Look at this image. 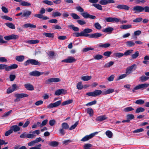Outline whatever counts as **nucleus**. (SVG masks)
<instances>
[{"mask_svg": "<svg viewBox=\"0 0 149 149\" xmlns=\"http://www.w3.org/2000/svg\"><path fill=\"white\" fill-rule=\"evenodd\" d=\"M92 31L93 30L92 29L89 28L85 29L80 33L75 32L73 33V36L76 37L82 36L87 37V33H91Z\"/></svg>", "mask_w": 149, "mask_h": 149, "instance_id": "f257e3e1", "label": "nucleus"}, {"mask_svg": "<svg viewBox=\"0 0 149 149\" xmlns=\"http://www.w3.org/2000/svg\"><path fill=\"white\" fill-rule=\"evenodd\" d=\"M45 10L43 8H41L40 10V14H36L34 15L35 17H37L39 19H42L43 20H46L49 19V18L45 16H43L42 14L45 12Z\"/></svg>", "mask_w": 149, "mask_h": 149, "instance_id": "f03ea898", "label": "nucleus"}, {"mask_svg": "<svg viewBox=\"0 0 149 149\" xmlns=\"http://www.w3.org/2000/svg\"><path fill=\"white\" fill-rule=\"evenodd\" d=\"M30 64L38 66L40 65L41 64L40 63L36 60L31 59H29L27 60L24 63V65L25 66H27Z\"/></svg>", "mask_w": 149, "mask_h": 149, "instance_id": "7ed1b4c3", "label": "nucleus"}, {"mask_svg": "<svg viewBox=\"0 0 149 149\" xmlns=\"http://www.w3.org/2000/svg\"><path fill=\"white\" fill-rule=\"evenodd\" d=\"M102 93V91L100 90H96L93 92H88L86 95L88 96L95 97L100 95Z\"/></svg>", "mask_w": 149, "mask_h": 149, "instance_id": "20e7f679", "label": "nucleus"}, {"mask_svg": "<svg viewBox=\"0 0 149 149\" xmlns=\"http://www.w3.org/2000/svg\"><path fill=\"white\" fill-rule=\"evenodd\" d=\"M98 132H95L93 133H91L89 135H86L82 138L81 141L83 142H85L87 141L90 139L93 138L95 135L98 133Z\"/></svg>", "mask_w": 149, "mask_h": 149, "instance_id": "39448f33", "label": "nucleus"}, {"mask_svg": "<svg viewBox=\"0 0 149 149\" xmlns=\"http://www.w3.org/2000/svg\"><path fill=\"white\" fill-rule=\"evenodd\" d=\"M40 131L38 130H36L32 132V134H27V138L29 139H33L36 136V135H38L40 134Z\"/></svg>", "mask_w": 149, "mask_h": 149, "instance_id": "423d86ee", "label": "nucleus"}, {"mask_svg": "<svg viewBox=\"0 0 149 149\" xmlns=\"http://www.w3.org/2000/svg\"><path fill=\"white\" fill-rule=\"evenodd\" d=\"M76 61V59L74 58L71 56H69L67 58L62 60L61 61L65 63H74Z\"/></svg>", "mask_w": 149, "mask_h": 149, "instance_id": "0eeeda50", "label": "nucleus"}, {"mask_svg": "<svg viewBox=\"0 0 149 149\" xmlns=\"http://www.w3.org/2000/svg\"><path fill=\"white\" fill-rule=\"evenodd\" d=\"M61 81V80L58 78H52L49 79L45 81L46 84H49L52 82H58Z\"/></svg>", "mask_w": 149, "mask_h": 149, "instance_id": "6e6552de", "label": "nucleus"}, {"mask_svg": "<svg viewBox=\"0 0 149 149\" xmlns=\"http://www.w3.org/2000/svg\"><path fill=\"white\" fill-rule=\"evenodd\" d=\"M149 86V84L145 83L143 84H141L138 85L134 88L135 90H137L139 89H144Z\"/></svg>", "mask_w": 149, "mask_h": 149, "instance_id": "1a4fd4ad", "label": "nucleus"}, {"mask_svg": "<svg viewBox=\"0 0 149 149\" xmlns=\"http://www.w3.org/2000/svg\"><path fill=\"white\" fill-rule=\"evenodd\" d=\"M134 68V70H135L136 68V65L135 64H134L128 67L126 70V74L127 75L131 73L132 70Z\"/></svg>", "mask_w": 149, "mask_h": 149, "instance_id": "9d476101", "label": "nucleus"}, {"mask_svg": "<svg viewBox=\"0 0 149 149\" xmlns=\"http://www.w3.org/2000/svg\"><path fill=\"white\" fill-rule=\"evenodd\" d=\"M133 10L136 13H139L143 11V7L140 6H136L133 7Z\"/></svg>", "mask_w": 149, "mask_h": 149, "instance_id": "9b49d317", "label": "nucleus"}, {"mask_svg": "<svg viewBox=\"0 0 149 149\" xmlns=\"http://www.w3.org/2000/svg\"><path fill=\"white\" fill-rule=\"evenodd\" d=\"M43 72H40L38 71L34 70L30 72L29 74L30 76L35 77H39L40 76L43 74Z\"/></svg>", "mask_w": 149, "mask_h": 149, "instance_id": "f8f14e48", "label": "nucleus"}, {"mask_svg": "<svg viewBox=\"0 0 149 149\" xmlns=\"http://www.w3.org/2000/svg\"><path fill=\"white\" fill-rule=\"evenodd\" d=\"M61 100H59L55 103H51L47 106V108H51L56 107L61 104Z\"/></svg>", "mask_w": 149, "mask_h": 149, "instance_id": "ddd939ff", "label": "nucleus"}, {"mask_svg": "<svg viewBox=\"0 0 149 149\" xmlns=\"http://www.w3.org/2000/svg\"><path fill=\"white\" fill-rule=\"evenodd\" d=\"M88 33H87V37H89L91 38H98L100 37L102 35V34L98 33H95L90 34H88Z\"/></svg>", "mask_w": 149, "mask_h": 149, "instance_id": "4468645a", "label": "nucleus"}, {"mask_svg": "<svg viewBox=\"0 0 149 149\" xmlns=\"http://www.w3.org/2000/svg\"><path fill=\"white\" fill-rule=\"evenodd\" d=\"M19 36L18 35L14 34H12L7 36H5L4 38L7 40H9L12 39H15L18 38Z\"/></svg>", "mask_w": 149, "mask_h": 149, "instance_id": "2eb2a0df", "label": "nucleus"}, {"mask_svg": "<svg viewBox=\"0 0 149 149\" xmlns=\"http://www.w3.org/2000/svg\"><path fill=\"white\" fill-rule=\"evenodd\" d=\"M106 20L108 22H118L120 21L119 19L116 17H108L106 19Z\"/></svg>", "mask_w": 149, "mask_h": 149, "instance_id": "dca6fc26", "label": "nucleus"}, {"mask_svg": "<svg viewBox=\"0 0 149 149\" xmlns=\"http://www.w3.org/2000/svg\"><path fill=\"white\" fill-rule=\"evenodd\" d=\"M66 91L63 89H58L56 90L55 92V94L56 95H59L62 94H65L66 93Z\"/></svg>", "mask_w": 149, "mask_h": 149, "instance_id": "f3484780", "label": "nucleus"}, {"mask_svg": "<svg viewBox=\"0 0 149 149\" xmlns=\"http://www.w3.org/2000/svg\"><path fill=\"white\" fill-rule=\"evenodd\" d=\"M29 95L28 94L25 93H16L15 94L14 96L16 98H22L24 97H28Z\"/></svg>", "mask_w": 149, "mask_h": 149, "instance_id": "a211bd4d", "label": "nucleus"}, {"mask_svg": "<svg viewBox=\"0 0 149 149\" xmlns=\"http://www.w3.org/2000/svg\"><path fill=\"white\" fill-rule=\"evenodd\" d=\"M107 119V117L105 115L100 116H98L96 118V120L98 121H102Z\"/></svg>", "mask_w": 149, "mask_h": 149, "instance_id": "6ab92c4d", "label": "nucleus"}, {"mask_svg": "<svg viewBox=\"0 0 149 149\" xmlns=\"http://www.w3.org/2000/svg\"><path fill=\"white\" fill-rule=\"evenodd\" d=\"M18 67V65L16 64L11 65L10 66H8L6 68V71H9L12 69H16Z\"/></svg>", "mask_w": 149, "mask_h": 149, "instance_id": "aec40b11", "label": "nucleus"}, {"mask_svg": "<svg viewBox=\"0 0 149 149\" xmlns=\"http://www.w3.org/2000/svg\"><path fill=\"white\" fill-rule=\"evenodd\" d=\"M31 14V11L29 10H27L23 12V14L21 16V17L28 18L29 17Z\"/></svg>", "mask_w": 149, "mask_h": 149, "instance_id": "412c9836", "label": "nucleus"}, {"mask_svg": "<svg viewBox=\"0 0 149 149\" xmlns=\"http://www.w3.org/2000/svg\"><path fill=\"white\" fill-rule=\"evenodd\" d=\"M13 132H16L19 131L20 130V128L17 125H14L12 126L10 128Z\"/></svg>", "mask_w": 149, "mask_h": 149, "instance_id": "4be33fe9", "label": "nucleus"}, {"mask_svg": "<svg viewBox=\"0 0 149 149\" xmlns=\"http://www.w3.org/2000/svg\"><path fill=\"white\" fill-rule=\"evenodd\" d=\"M117 8L119 9H123L126 10H129L130 7L128 6L124 5H118Z\"/></svg>", "mask_w": 149, "mask_h": 149, "instance_id": "5701e85b", "label": "nucleus"}, {"mask_svg": "<svg viewBox=\"0 0 149 149\" xmlns=\"http://www.w3.org/2000/svg\"><path fill=\"white\" fill-rule=\"evenodd\" d=\"M25 88L29 91H33L34 90L33 86L30 84H24Z\"/></svg>", "mask_w": 149, "mask_h": 149, "instance_id": "b1692460", "label": "nucleus"}, {"mask_svg": "<svg viewBox=\"0 0 149 149\" xmlns=\"http://www.w3.org/2000/svg\"><path fill=\"white\" fill-rule=\"evenodd\" d=\"M23 27L25 28H36V25L31 24L30 23H27L24 24Z\"/></svg>", "mask_w": 149, "mask_h": 149, "instance_id": "393cba45", "label": "nucleus"}, {"mask_svg": "<svg viewBox=\"0 0 149 149\" xmlns=\"http://www.w3.org/2000/svg\"><path fill=\"white\" fill-rule=\"evenodd\" d=\"M15 58L17 61L21 62L24 61V56L23 55L17 56H16Z\"/></svg>", "mask_w": 149, "mask_h": 149, "instance_id": "a878e982", "label": "nucleus"}, {"mask_svg": "<svg viewBox=\"0 0 149 149\" xmlns=\"http://www.w3.org/2000/svg\"><path fill=\"white\" fill-rule=\"evenodd\" d=\"M113 30V28L111 27L103 29L102 31L105 33H111Z\"/></svg>", "mask_w": 149, "mask_h": 149, "instance_id": "bb28decb", "label": "nucleus"}, {"mask_svg": "<svg viewBox=\"0 0 149 149\" xmlns=\"http://www.w3.org/2000/svg\"><path fill=\"white\" fill-rule=\"evenodd\" d=\"M58 142L56 141H52L49 143V146L52 147H56L58 146Z\"/></svg>", "mask_w": 149, "mask_h": 149, "instance_id": "cd10ccee", "label": "nucleus"}, {"mask_svg": "<svg viewBox=\"0 0 149 149\" xmlns=\"http://www.w3.org/2000/svg\"><path fill=\"white\" fill-rule=\"evenodd\" d=\"M126 45L129 47L134 46L135 45V43L132 41H128L126 42Z\"/></svg>", "mask_w": 149, "mask_h": 149, "instance_id": "c85d7f7f", "label": "nucleus"}, {"mask_svg": "<svg viewBox=\"0 0 149 149\" xmlns=\"http://www.w3.org/2000/svg\"><path fill=\"white\" fill-rule=\"evenodd\" d=\"M43 35L46 37L48 38H53L54 36V33H45L43 34Z\"/></svg>", "mask_w": 149, "mask_h": 149, "instance_id": "c756f323", "label": "nucleus"}, {"mask_svg": "<svg viewBox=\"0 0 149 149\" xmlns=\"http://www.w3.org/2000/svg\"><path fill=\"white\" fill-rule=\"evenodd\" d=\"M98 45L100 47L106 48L109 47L110 46V44L109 43L100 44Z\"/></svg>", "mask_w": 149, "mask_h": 149, "instance_id": "7c9ffc66", "label": "nucleus"}, {"mask_svg": "<svg viewBox=\"0 0 149 149\" xmlns=\"http://www.w3.org/2000/svg\"><path fill=\"white\" fill-rule=\"evenodd\" d=\"M26 43L30 44H36L39 42V41L38 40H30L27 41Z\"/></svg>", "mask_w": 149, "mask_h": 149, "instance_id": "2f4dec72", "label": "nucleus"}, {"mask_svg": "<svg viewBox=\"0 0 149 149\" xmlns=\"http://www.w3.org/2000/svg\"><path fill=\"white\" fill-rule=\"evenodd\" d=\"M61 15V14L58 11L54 12H53L52 14V16L54 17H59Z\"/></svg>", "mask_w": 149, "mask_h": 149, "instance_id": "473e14b6", "label": "nucleus"}, {"mask_svg": "<svg viewBox=\"0 0 149 149\" xmlns=\"http://www.w3.org/2000/svg\"><path fill=\"white\" fill-rule=\"evenodd\" d=\"M68 27L70 29H72L75 31H79V28L74 26L73 24L69 25Z\"/></svg>", "mask_w": 149, "mask_h": 149, "instance_id": "72a5a7b5", "label": "nucleus"}, {"mask_svg": "<svg viewBox=\"0 0 149 149\" xmlns=\"http://www.w3.org/2000/svg\"><path fill=\"white\" fill-rule=\"evenodd\" d=\"M5 25L8 27L12 29H15V25L13 23H6Z\"/></svg>", "mask_w": 149, "mask_h": 149, "instance_id": "f704fd0d", "label": "nucleus"}, {"mask_svg": "<svg viewBox=\"0 0 149 149\" xmlns=\"http://www.w3.org/2000/svg\"><path fill=\"white\" fill-rule=\"evenodd\" d=\"M139 55V53L138 51L136 52L134 54L131 55V58L133 59L136 58Z\"/></svg>", "mask_w": 149, "mask_h": 149, "instance_id": "c9c22d12", "label": "nucleus"}, {"mask_svg": "<svg viewBox=\"0 0 149 149\" xmlns=\"http://www.w3.org/2000/svg\"><path fill=\"white\" fill-rule=\"evenodd\" d=\"M91 76H86L82 77L81 79L84 81H88L91 79Z\"/></svg>", "mask_w": 149, "mask_h": 149, "instance_id": "e433bc0d", "label": "nucleus"}, {"mask_svg": "<svg viewBox=\"0 0 149 149\" xmlns=\"http://www.w3.org/2000/svg\"><path fill=\"white\" fill-rule=\"evenodd\" d=\"M73 100H68L63 102L62 103V105L64 106L65 105L68 104L72 103L73 102Z\"/></svg>", "mask_w": 149, "mask_h": 149, "instance_id": "4c0bfd02", "label": "nucleus"}, {"mask_svg": "<svg viewBox=\"0 0 149 149\" xmlns=\"http://www.w3.org/2000/svg\"><path fill=\"white\" fill-rule=\"evenodd\" d=\"M114 90L113 89H109L105 91L103 93V94L105 95H107V94H109L112 93L114 92Z\"/></svg>", "mask_w": 149, "mask_h": 149, "instance_id": "58836bf2", "label": "nucleus"}, {"mask_svg": "<svg viewBox=\"0 0 149 149\" xmlns=\"http://www.w3.org/2000/svg\"><path fill=\"white\" fill-rule=\"evenodd\" d=\"M145 109L142 107L137 108L136 110L135 113H137L140 112H142L145 111Z\"/></svg>", "mask_w": 149, "mask_h": 149, "instance_id": "ea45409f", "label": "nucleus"}, {"mask_svg": "<svg viewBox=\"0 0 149 149\" xmlns=\"http://www.w3.org/2000/svg\"><path fill=\"white\" fill-rule=\"evenodd\" d=\"M133 50L132 49H130L127 50L125 52L124 54V55L125 56H127L130 55L131 54H132L133 52Z\"/></svg>", "mask_w": 149, "mask_h": 149, "instance_id": "a19ab883", "label": "nucleus"}, {"mask_svg": "<svg viewBox=\"0 0 149 149\" xmlns=\"http://www.w3.org/2000/svg\"><path fill=\"white\" fill-rule=\"evenodd\" d=\"M77 88L78 90H81L83 88V86L81 82H79L77 85Z\"/></svg>", "mask_w": 149, "mask_h": 149, "instance_id": "79ce46f5", "label": "nucleus"}, {"mask_svg": "<svg viewBox=\"0 0 149 149\" xmlns=\"http://www.w3.org/2000/svg\"><path fill=\"white\" fill-rule=\"evenodd\" d=\"M149 79V77L144 76H142L140 78V79L142 82L146 81Z\"/></svg>", "mask_w": 149, "mask_h": 149, "instance_id": "37998d69", "label": "nucleus"}, {"mask_svg": "<svg viewBox=\"0 0 149 149\" xmlns=\"http://www.w3.org/2000/svg\"><path fill=\"white\" fill-rule=\"evenodd\" d=\"M94 25L95 28L97 30H100L102 28L101 26L98 22L95 23Z\"/></svg>", "mask_w": 149, "mask_h": 149, "instance_id": "c03bdc74", "label": "nucleus"}, {"mask_svg": "<svg viewBox=\"0 0 149 149\" xmlns=\"http://www.w3.org/2000/svg\"><path fill=\"white\" fill-rule=\"evenodd\" d=\"M106 135L109 138H111L113 136V133L111 131L109 130L107 131L105 133Z\"/></svg>", "mask_w": 149, "mask_h": 149, "instance_id": "a18cd8bd", "label": "nucleus"}, {"mask_svg": "<svg viewBox=\"0 0 149 149\" xmlns=\"http://www.w3.org/2000/svg\"><path fill=\"white\" fill-rule=\"evenodd\" d=\"M93 6L98 10H102V6L99 4L96 3L93 4Z\"/></svg>", "mask_w": 149, "mask_h": 149, "instance_id": "49530a36", "label": "nucleus"}, {"mask_svg": "<svg viewBox=\"0 0 149 149\" xmlns=\"http://www.w3.org/2000/svg\"><path fill=\"white\" fill-rule=\"evenodd\" d=\"M21 5L23 6H29L31 5L30 3L24 1H21Z\"/></svg>", "mask_w": 149, "mask_h": 149, "instance_id": "de8ad7c7", "label": "nucleus"}, {"mask_svg": "<svg viewBox=\"0 0 149 149\" xmlns=\"http://www.w3.org/2000/svg\"><path fill=\"white\" fill-rule=\"evenodd\" d=\"M127 118L130 121L132 119L134 118V116L133 114H127L126 116Z\"/></svg>", "mask_w": 149, "mask_h": 149, "instance_id": "09e8293b", "label": "nucleus"}, {"mask_svg": "<svg viewBox=\"0 0 149 149\" xmlns=\"http://www.w3.org/2000/svg\"><path fill=\"white\" fill-rule=\"evenodd\" d=\"M70 15L74 19H79L80 18V17L75 13H72Z\"/></svg>", "mask_w": 149, "mask_h": 149, "instance_id": "8fccbe9b", "label": "nucleus"}, {"mask_svg": "<svg viewBox=\"0 0 149 149\" xmlns=\"http://www.w3.org/2000/svg\"><path fill=\"white\" fill-rule=\"evenodd\" d=\"M114 62L113 61H111L109 62V63L106 64L104 67L105 68H109L112 66L113 65Z\"/></svg>", "mask_w": 149, "mask_h": 149, "instance_id": "3c124183", "label": "nucleus"}, {"mask_svg": "<svg viewBox=\"0 0 149 149\" xmlns=\"http://www.w3.org/2000/svg\"><path fill=\"white\" fill-rule=\"evenodd\" d=\"M132 27V25L130 24H127L122 25L120 28L124 29H127Z\"/></svg>", "mask_w": 149, "mask_h": 149, "instance_id": "603ef678", "label": "nucleus"}, {"mask_svg": "<svg viewBox=\"0 0 149 149\" xmlns=\"http://www.w3.org/2000/svg\"><path fill=\"white\" fill-rule=\"evenodd\" d=\"M92 145L90 143H87L85 144L84 146V149H90L92 146Z\"/></svg>", "mask_w": 149, "mask_h": 149, "instance_id": "864d4df0", "label": "nucleus"}, {"mask_svg": "<svg viewBox=\"0 0 149 149\" xmlns=\"http://www.w3.org/2000/svg\"><path fill=\"white\" fill-rule=\"evenodd\" d=\"M114 55L118 58H120L124 56V54L121 53H116L114 54Z\"/></svg>", "mask_w": 149, "mask_h": 149, "instance_id": "5fc2aeb1", "label": "nucleus"}, {"mask_svg": "<svg viewBox=\"0 0 149 149\" xmlns=\"http://www.w3.org/2000/svg\"><path fill=\"white\" fill-rule=\"evenodd\" d=\"M1 17L3 19H4L7 20H8L10 21H12L13 20V19L11 18L7 15L2 16H1Z\"/></svg>", "mask_w": 149, "mask_h": 149, "instance_id": "6e6d98bb", "label": "nucleus"}, {"mask_svg": "<svg viewBox=\"0 0 149 149\" xmlns=\"http://www.w3.org/2000/svg\"><path fill=\"white\" fill-rule=\"evenodd\" d=\"M87 113H88L90 116H92L93 114V111L92 108H88L87 109Z\"/></svg>", "mask_w": 149, "mask_h": 149, "instance_id": "4d7b16f0", "label": "nucleus"}, {"mask_svg": "<svg viewBox=\"0 0 149 149\" xmlns=\"http://www.w3.org/2000/svg\"><path fill=\"white\" fill-rule=\"evenodd\" d=\"M12 111V110H10L8 112L4 113L2 117H8L11 113Z\"/></svg>", "mask_w": 149, "mask_h": 149, "instance_id": "13d9d810", "label": "nucleus"}, {"mask_svg": "<svg viewBox=\"0 0 149 149\" xmlns=\"http://www.w3.org/2000/svg\"><path fill=\"white\" fill-rule=\"evenodd\" d=\"M62 127L63 129H66L69 128V126L68 124L65 123H64L62 124Z\"/></svg>", "mask_w": 149, "mask_h": 149, "instance_id": "bf43d9fd", "label": "nucleus"}, {"mask_svg": "<svg viewBox=\"0 0 149 149\" xmlns=\"http://www.w3.org/2000/svg\"><path fill=\"white\" fill-rule=\"evenodd\" d=\"M81 14L82 16L85 18H88L89 14L87 12H84L83 13H81Z\"/></svg>", "mask_w": 149, "mask_h": 149, "instance_id": "052dcab7", "label": "nucleus"}, {"mask_svg": "<svg viewBox=\"0 0 149 149\" xmlns=\"http://www.w3.org/2000/svg\"><path fill=\"white\" fill-rule=\"evenodd\" d=\"M134 110V109L132 107H128L124 109V111L125 112H129Z\"/></svg>", "mask_w": 149, "mask_h": 149, "instance_id": "680f3d73", "label": "nucleus"}, {"mask_svg": "<svg viewBox=\"0 0 149 149\" xmlns=\"http://www.w3.org/2000/svg\"><path fill=\"white\" fill-rule=\"evenodd\" d=\"M144 101L141 99L138 100H136L135 102L136 104H143L144 103Z\"/></svg>", "mask_w": 149, "mask_h": 149, "instance_id": "e2e57ef3", "label": "nucleus"}, {"mask_svg": "<svg viewBox=\"0 0 149 149\" xmlns=\"http://www.w3.org/2000/svg\"><path fill=\"white\" fill-rule=\"evenodd\" d=\"M8 66L7 65L3 64H0V70L5 69L6 71V68H7Z\"/></svg>", "mask_w": 149, "mask_h": 149, "instance_id": "0e129e2a", "label": "nucleus"}, {"mask_svg": "<svg viewBox=\"0 0 149 149\" xmlns=\"http://www.w3.org/2000/svg\"><path fill=\"white\" fill-rule=\"evenodd\" d=\"M7 42V41L3 40V36L0 35V45L6 43Z\"/></svg>", "mask_w": 149, "mask_h": 149, "instance_id": "69168bd1", "label": "nucleus"}, {"mask_svg": "<svg viewBox=\"0 0 149 149\" xmlns=\"http://www.w3.org/2000/svg\"><path fill=\"white\" fill-rule=\"evenodd\" d=\"M78 124V121H77L74 124L71 126L70 128L69 129L70 130H72L74 129L77 126Z\"/></svg>", "mask_w": 149, "mask_h": 149, "instance_id": "338daca9", "label": "nucleus"}, {"mask_svg": "<svg viewBox=\"0 0 149 149\" xmlns=\"http://www.w3.org/2000/svg\"><path fill=\"white\" fill-rule=\"evenodd\" d=\"M41 144H39L35 147L30 148L29 149H42L41 148Z\"/></svg>", "mask_w": 149, "mask_h": 149, "instance_id": "774afa93", "label": "nucleus"}]
</instances>
